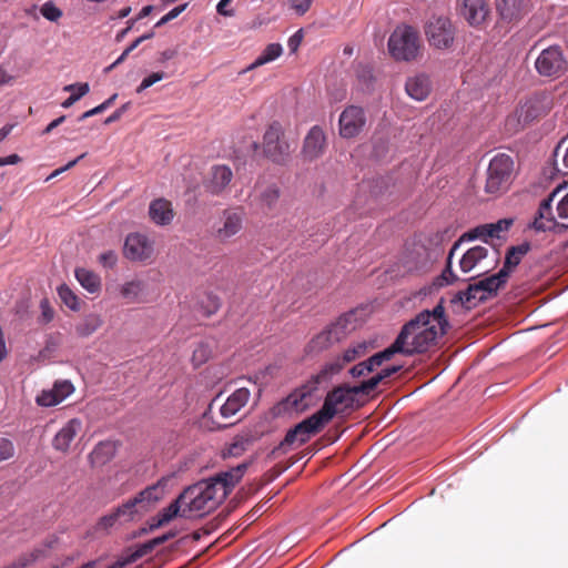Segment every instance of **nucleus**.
Instances as JSON below:
<instances>
[{
    "instance_id": "obj_1",
    "label": "nucleus",
    "mask_w": 568,
    "mask_h": 568,
    "mask_svg": "<svg viewBox=\"0 0 568 568\" xmlns=\"http://www.w3.org/2000/svg\"><path fill=\"white\" fill-rule=\"evenodd\" d=\"M247 467L248 463H242L185 488L179 495L184 505L183 518L203 517L215 510L242 479Z\"/></svg>"
},
{
    "instance_id": "obj_2",
    "label": "nucleus",
    "mask_w": 568,
    "mask_h": 568,
    "mask_svg": "<svg viewBox=\"0 0 568 568\" xmlns=\"http://www.w3.org/2000/svg\"><path fill=\"white\" fill-rule=\"evenodd\" d=\"M448 327L442 300L432 311H422L408 321L388 348L393 355L405 356L427 352L447 333Z\"/></svg>"
},
{
    "instance_id": "obj_3",
    "label": "nucleus",
    "mask_w": 568,
    "mask_h": 568,
    "mask_svg": "<svg viewBox=\"0 0 568 568\" xmlns=\"http://www.w3.org/2000/svg\"><path fill=\"white\" fill-rule=\"evenodd\" d=\"M368 347L369 345L366 342L355 343L346 348L343 354L326 362L318 373L312 375L303 386L290 396L292 404L296 408H305L308 405L307 397H311L321 386H327L333 377L341 373L347 364L364 356L368 352Z\"/></svg>"
},
{
    "instance_id": "obj_4",
    "label": "nucleus",
    "mask_w": 568,
    "mask_h": 568,
    "mask_svg": "<svg viewBox=\"0 0 568 568\" xmlns=\"http://www.w3.org/2000/svg\"><path fill=\"white\" fill-rule=\"evenodd\" d=\"M251 393L247 388L241 387L233 392L224 402L221 403V395L213 398L203 414V423L210 430L222 429L232 426L234 423L230 419L243 408Z\"/></svg>"
},
{
    "instance_id": "obj_5",
    "label": "nucleus",
    "mask_w": 568,
    "mask_h": 568,
    "mask_svg": "<svg viewBox=\"0 0 568 568\" xmlns=\"http://www.w3.org/2000/svg\"><path fill=\"white\" fill-rule=\"evenodd\" d=\"M387 47L396 61H414L422 53L419 32L412 26H398L389 36Z\"/></svg>"
},
{
    "instance_id": "obj_6",
    "label": "nucleus",
    "mask_w": 568,
    "mask_h": 568,
    "mask_svg": "<svg viewBox=\"0 0 568 568\" xmlns=\"http://www.w3.org/2000/svg\"><path fill=\"white\" fill-rule=\"evenodd\" d=\"M555 201L557 202L556 211L558 217L562 220L568 219V190L565 186H558L540 202L537 215L531 224L536 231H552L558 226L552 213V203Z\"/></svg>"
},
{
    "instance_id": "obj_7",
    "label": "nucleus",
    "mask_w": 568,
    "mask_h": 568,
    "mask_svg": "<svg viewBox=\"0 0 568 568\" xmlns=\"http://www.w3.org/2000/svg\"><path fill=\"white\" fill-rule=\"evenodd\" d=\"M514 160L505 153L496 154L489 162L485 192L498 196L507 192L514 180Z\"/></svg>"
},
{
    "instance_id": "obj_8",
    "label": "nucleus",
    "mask_w": 568,
    "mask_h": 568,
    "mask_svg": "<svg viewBox=\"0 0 568 568\" xmlns=\"http://www.w3.org/2000/svg\"><path fill=\"white\" fill-rule=\"evenodd\" d=\"M358 394L369 395L367 389L362 388V383L356 386L339 385L327 393L322 408L316 414L326 425L337 413L353 407L355 396Z\"/></svg>"
},
{
    "instance_id": "obj_9",
    "label": "nucleus",
    "mask_w": 568,
    "mask_h": 568,
    "mask_svg": "<svg viewBox=\"0 0 568 568\" xmlns=\"http://www.w3.org/2000/svg\"><path fill=\"white\" fill-rule=\"evenodd\" d=\"M507 280L505 273H496L488 277L481 278L474 284H469L467 290L460 291L455 295L453 302L458 301L467 308L476 306L497 294L505 286Z\"/></svg>"
},
{
    "instance_id": "obj_10",
    "label": "nucleus",
    "mask_w": 568,
    "mask_h": 568,
    "mask_svg": "<svg viewBox=\"0 0 568 568\" xmlns=\"http://www.w3.org/2000/svg\"><path fill=\"white\" fill-rule=\"evenodd\" d=\"M162 498L159 484L146 487L122 505L113 509L119 524L135 520L136 517L149 511L150 507Z\"/></svg>"
},
{
    "instance_id": "obj_11",
    "label": "nucleus",
    "mask_w": 568,
    "mask_h": 568,
    "mask_svg": "<svg viewBox=\"0 0 568 568\" xmlns=\"http://www.w3.org/2000/svg\"><path fill=\"white\" fill-rule=\"evenodd\" d=\"M263 152L274 163L285 164L290 161L292 148L280 122L274 121L267 126L263 136Z\"/></svg>"
},
{
    "instance_id": "obj_12",
    "label": "nucleus",
    "mask_w": 568,
    "mask_h": 568,
    "mask_svg": "<svg viewBox=\"0 0 568 568\" xmlns=\"http://www.w3.org/2000/svg\"><path fill=\"white\" fill-rule=\"evenodd\" d=\"M554 108V97L550 92H537L519 104L516 110L518 123L527 125L546 116Z\"/></svg>"
},
{
    "instance_id": "obj_13",
    "label": "nucleus",
    "mask_w": 568,
    "mask_h": 568,
    "mask_svg": "<svg viewBox=\"0 0 568 568\" xmlns=\"http://www.w3.org/2000/svg\"><path fill=\"white\" fill-rule=\"evenodd\" d=\"M324 426V422L318 417L316 413L311 415L291 428L286 433L283 440L273 448L271 455L276 456L278 453H286V448L294 445L295 443H298L300 445L305 444L312 435L320 433Z\"/></svg>"
},
{
    "instance_id": "obj_14",
    "label": "nucleus",
    "mask_w": 568,
    "mask_h": 568,
    "mask_svg": "<svg viewBox=\"0 0 568 568\" xmlns=\"http://www.w3.org/2000/svg\"><path fill=\"white\" fill-rule=\"evenodd\" d=\"M535 68L541 77L558 79L568 70V62L559 45H550L539 53Z\"/></svg>"
},
{
    "instance_id": "obj_15",
    "label": "nucleus",
    "mask_w": 568,
    "mask_h": 568,
    "mask_svg": "<svg viewBox=\"0 0 568 568\" xmlns=\"http://www.w3.org/2000/svg\"><path fill=\"white\" fill-rule=\"evenodd\" d=\"M429 44L436 49H448L455 38V29L447 17H433L425 28Z\"/></svg>"
},
{
    "instance_id": "obj_16",
    "label": "nucleus",
    "mask_w": 568,
    "mask_h": 568,
    "mask_svg": "<svg viewBox=\"0 0 568 568\" xmlns=\"http://www.w3.org/2000/svg\"><path fill=\"white\" fill-rule=\"evenodd\" d=\"M459 16L473 28L481 29L490 20L491 9L487 0H459Z\"/></svg>"
},
{
    "instance_id": "obj_17",
    "label": "nucleus",
    "mask_w": 568,
    "mask_h": 568,
    "mask_svg": "<svg viewBox=\"0 0 568 568\" xmlns=\"http://www.w3.org/2000/svg\"><path fill=\"white\" fill-rule=\"evenodd\" d=\"M154 254L153 242L144 234L130 233L124 241L123 255L132 262L148 263Z\"/></svg>"
},
{
    "instance_id": "obj_18",
    "label": "nucleus",
    "mask_w": 568,
    "mask_h": 568,
    "mask_svg": "<svg viewBox=\"0 0 568 568\" xmlns=\"http://www.w3.org/2000/svg\"><path fill=\"white\" fill-rule=\"evenodd\" d=\"M339 134L344 139H352L358 135L365 124L366 115L363 108L348 105L339 115Z\"/></svg>"
},
{
    "instance_id": "obj_19",
    "label": "nucleus",
    "mask_w": 568,
    "mask_h": 568,
    "mask_svg": "<svg viewBox=\"0 0 568 568\" xmlns=\"http://www.w3.org/2000/svg\"><path fill=\"white\" fill-rule=\"evenodd\" d=\"M325 146V133L321 126L315 125L308 131L304 139L302 154L305 160L313 161L324 153Z\"/></svg>"
},
{
    "instance_id": "obj_20",
    "label": "nucleus",
    "mask_w": 568,
    "mask_h": 568,
    "mask_svg": "<svg viewBox=\"0 0 568 568\" xmlns=\"http://www.w3.org/2000/svg\"><path fill=\"white\" fill-rule=\"evenodd\" d=\"M82 430V422L79 418L68 420L63 427L55 434L52 440L54 449L67 453L71 443Z\"/></svg>"
},
{
    "instance_id": "obj_21",
    "label": "nucleus",
    "mask_w": 568,
    "mask_h": 568,
    "mask_svg": "<svg viewBox=\"0 0 568 568\" xmlns=\"http://www.w3.org/2000/svg\"><path fill=\"white\" fill-rule=\"evenodd\" d=\"M74 390V387L69 381H58L54 383L53 388L50 390H43L41 395L37 397V403L40 406H54L64 400Z\"/></svg>"
},
{
    "instance_id": "obj_22",
    "label": "nucleus",
    "mask_w": 568,
    "mask_h": 568,
    "mask_svg": "<svg viewBox=\"0 0 568 568\" xmlns=\"http://www.w3.org/2000/svg\"><path fill=\"white\" fill-rule=\"evenodd\" d=\"M243 227V216L236 211L225 210L223 212V224L216 230V239L225 243L231 237L241 232Z\"/></svg>"
},
{
    "instance_id": "obj_23",
    "label": "nucleus",
    "mask_w": 568,
    "mask_h": 568,
    "mask_svg": "<svg viewBox=\"0 0 568 568\" xmlns=\"http://www.w3.org/2000/svg\"><path fill=\"white\" fill-rule=\"evenodd\" d=\"M496 10L500 19L508 23L517 22L527 12L525 0H497Z\"/></svg>"
},
{
    "instance_id": "obj_24",
    "label": "nucleus",
    "mask_w": 568,
    "mask_h": 568,
    "mask_svg": "<svg viewBox=\"0 0 568 568\" xmlns=\"http://www.w3.org/2000/svg\"><path fill=\"white\" fill-rule=\"evenodd\" d=\"M149 216L156 225H169L174 217L172 203L163 197L153 200L149 206Z\"/></svg>"
},
{
    "instance_id": "obj_25",
    "label": "nucleus",
    "mask_w": 568,
    "mask_h": 568,
    "mask_svg": "<svg viewBox=\"0 0 568 568\" xmlns=\"http://www.w3.org/2000/svg\"><path fill=\"white\" fill-rule=\"evenodd\" d=\"M392 351L387 347L384 351L374 354L368 359L361 362L349 369L353 377H361L374 371L375 367L381 366L384 362L393 358Z\"/></svg>"
},
{
    "instance_id": "obj_26",
    "label": "nucleus",
    "mask_w": 568,
    "mask_h": 568,
    "mask_svg": "<svg viewBox=\"0 0 568 568\" xmlns=\"http://www.w3.org/2000/svg\"><path fill=\"white\" fill-rule=\"evenodd\" d=\"M233 173L227 165H214L211 169V180L207 189L212 194H220L232 181Z\"/></svg>"
},
{
    "instance_id": "obj_27",
    "label": "nucleus",
    "mask_w": 568,
    "mask_h": 568,
    "mask_svg": "<svg viewBox=\"0 0 568 568\" xmlns=\"http://www.w3.org/2000/svg\"><path fill=\"white\" fill-rule=\"evenodd\" d=\"M405 90L410 98L423 101L430 92V80L426 74L410 77L406 81Z\"/></svg>"
},
{
    "instance_id": "obj_28",
    "label": "nucleus",
    "mask_w": 568,
    "mask_h": 568,
    "mask_svg": "<svg viewBox=\"0 0 568 568\" xmlns=\"http://www.w3.org/2000/svg\"><path fill=\"white\" fill-rule=\"evenodd\" d=\"M530 250L531 244L529 242L509 247L506 253L504 266L499 270V273H505V278L508 280L510 272L519 265L523 257L527 255Z\"/></svg>"
},
{
    "instance_id": "obj_29",
    "label": "nucleus",
    "mask_w": 568,
    "mask_h": 568,
    "mask_svg": "<svg viewBox=\"0 0 568 568\" xmlns=\"http://www.w3.org/2000/svg\"><path fill=\"white\" fill-rule=\"evenodd\" d=\"M357 326L356 316L354 312H347L341 315L327 328L334 334L335 339L341 342Z\"/></svg>"
},
{
    "instance_id": "obj_30",
    "label": "nucleus",
    "mask_w": 568,
    "mask_h": 568,
    "mask_svg": "<svg viewBox=\"0 0 568 568\" xmlns=\"http://www.w3.org/2000/svg\"><path fill=\"white\" fill-rule=\"evenodd\" d=\"M488 255V248L483 245H476L462 256L459 267L464 273L473 271Z\"/></svg>"
},
{
    "instance_id": "obj_31",
    "label": "nucleus",
    "mask_w": 568,
    "mask_h": 568,
    "mask_svg": "<svg viewBox=\"0 0 568 568\" xmlns=\"http://www.w3.org/2000/svg\"><path fill=\"white\" fill-rule=\"evenodd\" d=\"M338 343L334 334L327 327L315 335L306 345L305 352L307 354L320 353Z\"/></svg>"
},
{
    "instance_id": "obj_32",
    "label": "nucleus",
    "mask_w": 568,
    "mask_h": 568,
    "mask_svg": "<svg viewBox=\"0 0 568 568\" xmlns=\"http://www.w3.org/2000/svg\"><path fill=\"white\" fill-rule=\"evenodd\" d=\"M155 546L152 544V540H149L144 544H141L136 547V549L124 558H120L115 560L113 564L109 565L106 568H125L128 565L135 562L140 558L151 554Z\"/></svg>"
},
{
    "instance_id": "obj_33",
    "label": "nucleus",
    "mask_w": 568,
    "mask_h": 568,
    "mask_svg": "<svg viewBox=\"0 0 568 568\" xmlns=\"http://www.w3.org/2000/svg\"><path fill=\"white\" fill-rule=\"evenodd\" d=\"M554 170L558 174H568V135L558 143L554 151Z\"/></svg>"
},
{
    "instance_id": "obj_34",
    "label": "nucleus",
    "mask_w": 568,
    "mask_h": 568,
    "mask_svg": "<svg viewBox=\"0 0 568 568\" xmlns=\"http://www.w3.org/2000/svg\"><path fill=\"white\" fill-rule=\"evenodd\" d=\"M283 53V48L280 43H270L265 47L262 53L255 59L253 63H251L245 71H251L261 65L270 63L277 58H280Z\"/></svg>"
},
{
    "instance_id": "obj_35",
    "label": "nucleus",
    "mask_w": 568,
    "mask_h": 568,
    "mask_svg": "<svg viewBox=\"0 0 568 568\" xmlns=\"http://www.w3.org/2000/svg\"><path fill=\"white\" fill-rule=\"evenodd\" d=\"M103 324V321L98 314L87 315L80 323L75 325V333L79 337H89L97 332Z\"/></svg>"
},
{
    "instance_id": "obj_36",
    "label": "nucleus",
    "mask_w": 568,
    "mask_h": 568,
    "mask_svg": "<svg viewBox=\"0 0 568 568\" xmlns=\"http://www.w3.org/2000/svg\"><path fill=\"white\" fill-rule=\"evenodd\" d=\"M75 277L81 286L90 293H97L101 288V278L92 271L87 268H77Z\"/></svg>"
},
{
    "instance_id": "obj_37",
    "label": "nucleus",
    "mask_w": 568,
    "mask_h": 568,
    "mask_svg": "<svg viewBox=\"0 0 568 568\" xmlns=\"http://www.w3.org/2000/svg\"><path fill=\"white\" fill-rule=\"evenodd\" d=\"M400 369L402 365H393L389 367H385L369 379L364 381L362 383V388L367 389L368 394H371L373 390L376 389L378 384H381L384 379L389 378Z\"/></svg>"
},
{
    "instance_id": "obj_38",
    "label": "nucleus",
    "mask_w": 568,
    "mask_h": 568,
    "mask_svg": "<svg viewBox=\"0 0 568 568\" xmlns=\"http://www.w3.org/2000/svg\"><path fill=\"white\" fill-rule=\"evenodd\" d=\"M144 290V284L141 281L126 282L121 287V296L130 303L142 302L141 294Z\"/></svg>"
},
{
    "instance_id": "obj_39",
    "label": "nucleus",
    "mask_w": 568,
    "mask_h": 568,
    "mask_svg": "<svg viewBox=\"0 0 568 568\" xmlns=\"http://www.w3.org/2000/svg\"><path fill=\"white\" fill-rule=\"evenodd\" d=\"M114 450L115 447L111 443L100 442L90 454V457L93 463L105 464L112 458Z\"/></svg>"
},
{
    "instance_id": "obj_40",
    "label": "nucleus",
    "mask_w": 568,
    "mask_h": 568,
    "mask_svg": "<svg viewBox=\"0 0 568 568\" xmlns=\"http://www.w3.org/2000/svg\"><path fill=\"white\" fill-rule=\"evenodd\" d=\"M481 239L485 243H488L489 240L496 239L493 227H490V224H484L479 225L469 232L465 233L458 241L459 243L464 240H476Z\"/></svg>"
},
{
    "instance_id": "obj_41",
    "label": "nucleus",
    "mask_w": 568,
    "mask_h": 568,
    "mask_svg": "<svg viewBox=\"0 0 568 568\" xmlns=\"http://www.w3.org/2000/svg\"><path fill=\"white\" fill-rule=\"evenodd\" d=\"M459 244H460L459 241L455 242L448 253L446 267L444 268V271L442 272L440 277H439V280L442 281L439 283L440 285H444V284L449 285V284H454L455 282L458 281V276L454 273L452 264H453V256H454L456 250L458 248Z\"/></svg>"
},
{
    "instance_id": "obj_42",
    "label": "nucleus",
    "mask_w": 568,
    "mask_h": 568,
    "mask_svg": "<svg viewBox=\"0 0 568 568\" xmlns=\"http://www.w3.org/2000/svg\"><path fill=\"white\" fill-rule=\"evenodd\" d=\"M90 88L88 83H74L64 87V91L72 92V94L62 102L63 108H70L78 100L84 97L89 92Z\"/></svg>"
},
{
    "instance_id": "obj_43",
    "label": "nucleus",
    "mask_w": 568,
    "mask_h": 568,
    "mask_svg": "<svg viewBox=\"0 0 568 568\" xmlns=\"http://www.w3.org/2000/svg\"><path fill=\"white\" fill-rule=\"evenodd\" d=\"M280 199V189L272 184L267 185L260 194L261 204L267 210H273Z\"/></svg>"
},
{
    "instance_id": "obj_44",
    "label": "nucleus",
    "mask_w": 568,
    "mask_h": 568,
    "mask_svg": "<svg viewBox=\"0 0 568 568\" xmlns=\"http://www.w3.org/2000/svg\"><path fill=\"white\" fill-rule=\"evenodd\" d=\"M58 294L61 301L70 310L75 312L80 310V300L68 285L62 284L61 286H59Z\"/></svg>"
},
{
    "instance_id": "obj_45",
    "label": "nucleus",
    "mask_w": 568,
    "mask_h": 568,
    "mask_svg": "<svg viewBox=\"0 0 568 568\" xmlns=\"http://www.w3.org/2000/svg\"><path fill=\"white\" fill-rule=\"evenodd\" d=\"M183 507L184 505L180 501L179 496L174 501L159 513L162 517V523H170L175 517H183Z\"/></svg>"
},
{
    "instance_id": "obj_46",
    "label": "nucleus",
    "mask_w": 568,
    "mask_h": 568,
    "mask_svg": "<svg viewBox=\"0 0 568 568\" xmlns=\"http://www.w3.org/2000/svg\"><path fill=\"white\" fill-rule=\"evenodd\" d=\"M14 453L16 446L13 442L3 435H0V463L11 459L14 456Z\"/></svg>"
},
{
    "instance_id": "obj_47",
    "label": "nucleus",
    "mask_w": 568,
    "mask_h": 568,
    "mask_svg": "<svg viewBox=\"0 0 568 568\" xmlns=\"http://www.w3.org/2000/svg\"><path fill=\"white\" fill-rule=\"evenodd\" d=\"M41 14L49 21L57 22L62 17V10L52 1L44 2L40 8Z\"/></svg>"
},
{
    "instance_id": "obj_48",
    "label": "nucleus",
    "mask_w": 568,
    "mask_h": 568,
    "mask_svg": "<svg viewBox=\"0 0 568 568\" xmlns=\"http://www.w3.org/2000/svg\"><path fill=\"white\" fill-rule=\"evenodd\" d=\"M116 524H119V520H118L114 511L112 510L111 513L102 516L98 520V523L94 526V530L97 532H100V531L108 532L109 529L112 528L113 526H115Z\"/></svg>"
},
{
    "instance_id": "obj_49",
    "label": "nucleus",
    "mask_w": 568,
    "mask_h": 568,
    "mask_svg": "<svg viewBox=\"0 0 568 568\" xmlns=\"http://www.w3.org/2000/svg\"><path fill=\"white\" fill-rule=\"evenodd\" d=\"M41 315L38 318V322L41 324H48L54 318V310L50 305V302L47 298H43L40 302Z\"/></svg>"
},
{
    "instance_id": "obj_50",
    "label": "nucleus",
    "mask_w": 568,
    "mask_h": 568,
    "mask_svg": "<svg viewBox=\"0 0 568 568\" xmlns=\"http://www.w3.org/2000/svg\"><path fill=\"white\" fill-rule=\"evenodd\" d=\"M211 351L210 348L204 345L200 344L194 351L192 355V362L195 366H199L203 363H205L210 357Z\"/></svg>"
},
{
    "instance_id": "obj_51",
    "label": "nucleus",
    "mask_w": 568,
    "mask_h": 568,
    "mask_svg": "<svg viewBox=\"0 0 568 568\" xmlns=\"http://www.w3.org/2000/svg\"><path fill=\"white\" fill-rule=\"evenodd\" d=\"M165 78L164 72H153L149 77L144 78L140 85L136 88V93L143 92L145 89L150 88L154 83L163 80Z\"/></svg>"
},
{
    "instance_id": "obj_52",
    "label": "nucleus",
    "mask_w": 568,
    "mask_h": 568,
    "mask_svg": "<svg viewBox=\"0 0 568 568\" xmlns=\"http://www.w3.org/2000/svg\"><path fill=\"white\" fill-rule=\"evenodd\" d=\"M290 9L298 16H304L312 6V0H287Z\"/></svg>"
},
{
    "instance_id": "obj_53",
    "label": "nucleus",
    "mask_w": 568,
    "mask_h": 568,
    "mask_svg": "<svg viewBox=\"0 0 568 568\" xmlns=\"http://www.w3.org/2000/svg\"><path fill=\"white\" fill-rule=\"evenodd\" d=\"M511 224L513 220L504 219L496 223H490V227H493L496 239L500 240L503 237V233H506Z\"/></svg>"
},
{
    "instance_id": "obj_54",
    "label": "nucleus",
    "mask_w": 568,
    "mask_h": 568,
    "mask_svg": "<svg viewBox=\"0 0 568 568\" xmlns=\"http://www.w3.org/2000/svg\"><path fill=\"white\" fill-rule=\"evenodd\" d=\"M99 262L103 267L112 268L116 265L118 255L114 251H105L99 256Z\"/></svg>"
},
{
    "instance_id": "obj_55",
    "label": "nucleus",
    "mask_w": 568,
    "mask_h": 568,
    "mask_svg": "<svg viewBox=\"0 0 568 568\" xmlns=\"http://www.w3.org/2000/svg\"><path fill=\"white\" fill-rule=\"evenodd\" d=\"M206 301H207L209 305H207V308H205L204 314L206 316H210L219 311L221 303H220L219 297L213 294H207Z\"/></svg>"
},
{
    "instance_id": "obj_56",
    "label": "nucleus",
    "mask_w": 568,
    "mask_h": 568,
    "mask_svg": "<svg viewBox=\"0 0 568 568\" xmlns=\"http://www.w3.org/2000/svg\"><path fill=\"white\" fill-rule=\"evenodd\" d=\"M85 156V153L81 154L80 156H78L77 159L70 161L69 163H67L62 168H59L57 170H54L49 176L47 180H51L53 178H57L58 175H60L61 173L72 169L81 159H83Z\"/></svg>"
},
{
    "instance_id": "obj_57",
    "label": "nucleus",
    "mask_w": 568,
    "mask_h": 568,
    "mask_svg": "<svg viewBox=\"0 0 568 568\" xmlns=\"http://www.w3.org/2000/svg\"><path fill=\"white\" fill-rule=\"evenodd\" d=\"M303 40V31L298 30L296 31L290 39H288V48L292 52H296L298 47L301 45Z\"/></svg>"
},
{
    "instance_id": "obj_58",
    "label": "nucleus",
    "mask_w": 568,
    "mask_h": 568,
    "mask_svg": "<svg viewBox=\"0 0 568 568\" xmlns=\"http://www.w3.org/2000/svg\"><path fill=\"white\" fill-rule=\"evenodd\" d=\"M244 450H245L244 443L235 442L227 447L226 455L236 457V456H240Z\"/></svg>"
},
{
    "instance_id": "obj_59",
    "label": "nucleus",
    "mask_w": 568,
    "mask_h": 568,
    "mask_svg": "<svg viewBox=\"0 0 568 568\" xmlns=\"http://www.w3.org/2000/svg\"><path fill=\"white\" fill-rule=\"evenodd\" d=\"M231 1H226V0H221L217 6H216V10L219 12V14L221 16H224V17H232L234 14V11L233 10H227L226 9V6L230 3Z\"/></svg>"
},
{
    "instance_id": "obj_60",
    "label": "nucleus",
    "mask_w": 568,
    "mask_h": 568,
    "mask_svg": "<svg viewBox=\"0 0 568 568\" xmlns=\"http://www.w3.org/2000/svg\"><path fill=\"white\" fill-rule=\"evenodd\" d=\"M65 121V115H61L58 119L50 122L47 128L43 130V134H49L52 132L55 128H58L60 124H62Z\"/></svg>"
},
{
    "instance_id": "obj_61",
    "label": "nucleus",
    "mask_w": 568,
    "mask_h": 568,
    "mask_svg": "<svg viewBox=\"0 0 568 568\" xmlns=\"http://www.w3.org/2000/svg\"><path fill=\"white\" fill-rule=\"evenodd\" d=\"M21 161V158L18 155V154H11L9 156H6V158H0V166H3V165H12V164H17Z\"/></svg>"
},
{
    "instance_id": "obj_62",
    "label": "nucleus",
    "mask_w": 568,
    "mask_h": 568,
    "mask_svg": "<svg viewBox=\"0 0 568 568\" xmlns=\"http://www.w3.org/2000/svg\"><path fill=\"white\" fill-rule=\"evenodd\" d=\"M104 111L103 106L101 104L97 105L95 108L89 110V111H85L80 118H79V121H83L88 118H91L93 115H97V114H100Z\"/></svg>"
},
{
    "instance_id": "obj_63",
    "label": "nucleus",
    "mask_w": 568,
    "mask_h": 568,
    "mask_svg": "<svg viewBox=\"0 0 568 568\" xmlns=\"http://www.w3.org/2000/svg\"><path fill=\"white\" fill-rule=\"evenodd\" d=\"M8 351L2 327L0 326V362L7 357Z\"/></svg>"
},
{
    "instance_id": "obj_64",
    "label": "nucleus",
    "mask_w": 568,
    "mask_h": 568,
    "mask_svg": "<svg viewBox=\"0 0 568 568\" xmlns=\"http://www.w3.org/2000/svg\"><path fill=\"white\" fill-rule=\"evenodd\" d=\"M186 8V4H182V6H179V7H175L173 8L172 10H170L165 16L170 19V20H173L175 19L178 16H180Z\"/></svg>"
}]
</instances>
